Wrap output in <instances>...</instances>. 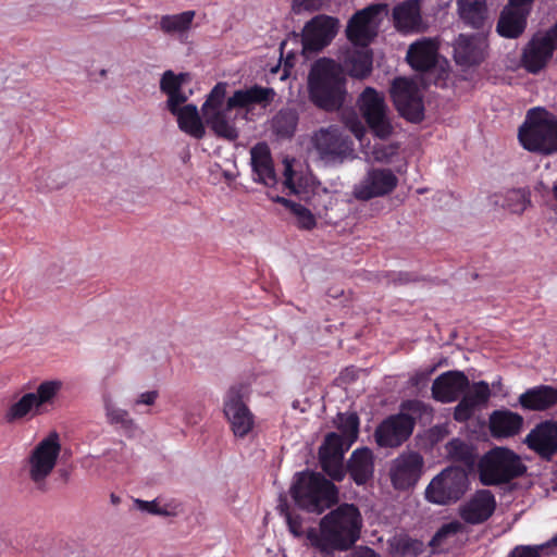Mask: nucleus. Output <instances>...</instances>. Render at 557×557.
I'll return each mask as SVG.
<instances>
[{"instance_id":"1","label":"nucleus","mask_w":557,"mask_h":557,"mask_svg":"<svg viewBox=\"0 0 557 557\" xmlns=\"http://www.w3.org/2000/svg\"><path fill=\"white\" fill-rule=\"evenodd\" d=\"M226 83H218L201 106V113L206 124L218 137L233 141L239 137L236 120H250L253 108L259 106L265 109L273 102L276 92L273 88L253 85L235 90L226 99Z\"/></svg>"},{"instance_id":"2","label":"nucleus","mask_w":557,"mask_h":557,"mask_svg":"<svg viewBox=\"0 0 557 557\" xmlns=\"http://www.w3.org/2000/svg\"><path fill=\"white\" fill-rule=\"evenodd\" d=\"M362 518L352 504H343L325 515L319 528L307 531L310 545L327 556L351 548L360 537Z\"/></svg>"},{"instance_id":"3","label":"nucleus","mask_w":557,"mask_h":557,"mask_svg":"<svg viewBox=\"0 0 557 557\" xmlns=\"http://www.w3.org/2000/svg\"><path fill=\"white\" fill-rule=\"evenodd\" d=\"M310 100L320 109L337 111L345 102V77L341 67L330 59H320L311 67L308 77Z\"/></svg>"},{"instance_id":"4","label":"nucleus","mask_w":557,"mask_h":557,"mask_svg":"<svg viewBox=\"0 0 557 557\" xmlns=\"http://www.w3.org/2000/svg\"><path fill=\"white\" fill-rule=\"evenodd\" d=\"M290 495L301 509L321 513L337 503L338 488L323 474L304 471L295 474Z\"/></svg>"},{"instance_id":"5","label":"nucleus","mask_w":557,"mask_h":557,"mask_svg":"<svg viewBox=\"0 0 557 557\" xmlns=\"http://www.w3.org/2000/svg\"><path fill=\"white\" fill-rule=\"evenodd\" d=\"M521 146L534 153L550 156L557 152V117L543 108L530 109L518 131Z\"/></svg>"},{"instance_id":"6","label":"nucleus","mask_w":557,"mask_h":557,"mask_svg":"<svg viewBox=\"0 0 557 557\" xmlns=\"http://www.w3.org/2000/svg\"><path fill=\"white\" fill-rule=\"evenodd\" d=\"M479 478L483 485L493 486L510 482L527 472V466L513 450L495 447L480 460Z\"/></svg>"},{"instance_id":"7","label":"nucleus","mask_w":557,"mask_h":557,"mask_svg":"<svg viewBox=\"0 0 557 557\" xmlns=\"http://www.w3.org/2000/svg\"><path fill=\"white\" fill-rule=\"evenodd\" d=\"M309 152L326 166L342 164L351 159L354 144L337 125H329L313 132Z\"/></svg>"},{"instance_id":"8","label":"nucleus","mask_w":557,"mask_h":557,"mask_svg":"<svg viewBox=\"0 0 557 557\" xmlns=\"http://www.w3.org/2000/svg\"><path fill=\"white\" fill-rule=\"evenodd\" d=\"M60 450L59 434L52 432L41 440L28 456L25 472L38 490L46 491L47 478L57 465Z\"/></svg>"},{"instance_id":"9","label":"nucleus","mask_w":557,"mask_h":557,"mask_svg":"<svg viewBox=\"0 0 557 557\" xmlns=\"http://www.w3.org/2000/svg\"><path fill=\"white\" fill-rule=\"evenodd\" d=\"M468 475L463 469L448 467L429 483L425 498L436 505L456 503L468 490Z\"/></svg>"},{"instance_id":"10","label":"nucleus","mask_w":557,"mask_h":557,"mask_svg":"<svg viewBox=\"0 0 557 557\" xmlns=\"http://www.w3.org/2000/svg\"><path fill=\"white\" fill-rule=\"evenodd\" d=\"M358 109L367 122L369 128L379 138H387L393 126L389 117V109L384 95L372 87H366L357 99Z\"/></svg>"},{"instance_id":"11","label":"nucleus","mask_w":557,"mask_h":557,"mask_svg":"<svg viewBox=\"0 0 557 557\" xmlns=\"http://www.w3.org/2000/svg\"><path fill=\"white\" fill-rule=\"evenodd\" d=\"M391 95L399 114L410 122H420L424 116L422 94L412 79L397 77L391 88Z\"/></svg>"},{"instance_id":"12","label":"nucleus","mask_w":557,"mask_h":557,"mask_svg":"<svg viewBox=\"0 0 557 557\" xmlns=\"http://www.w3.org/2000/svg\"><path fill=\"white\" fill-rule=\"evenodd\" d=\"M246 387L244 385H234L230 387L224 396L223 412L231 424L235 436L244 437L253 428V414L246 405L244 397Z\"/></svg>"},{"instance_id":"13","label":"nucleus","mask_w":557,"mask_h":557,"mask_svg":"<svg viewBox=\"0 0 557 557\" xmlns=\"http://www.w3.org/2000/svg\"><path fill=\"white\" fill-rule=\"evenodd\" d=\"M387 8L386 4H370L356 12L348 21L346 27L347 38L356 46L367 47L376 36L379 16Z\"/></svg>"},{"instance_id":"14","label":"nucleus","mask_w":557,"mask_h":557,"mask_svg":"<svg viewBox=\"0 0 557 557\" xmlns=\"http://www.w3.org/2000/svg\"><path fill=\"white\" fill-rule=\"evenodd\" d=\"M414 424V419L408 413L393 414L377 425L375 442L380 447H398L411 435Z\"/></svg>"},{"instance_id":"15","label":"nucleus","mask_w":557,"mask_h":557,"mask_svg":"<svg viewBox=\"0 0 557 557\" xmlns=\"http://www.w3.org/2000/svg\"><path fill=\"white\" fill-rule=\"evenodd\" d=\"M423 458L417 451H404L391 462L389 476L396 490H408L417 484L423 468Z\"/></svg>"},{"instance_id":"16","label":"nucleus","mask_w":557,"mask_h":557,"mask_svg":"<svg viewBox=\"0 0 557 557\" xmlns=\"http://www.w3.org/2000/svg\"><path fill=\"white\" fill-rule=\"evenodd\" d=\"M338 21L329 15H318L310 20L302 32L304 50L317 52L327 46L337 33Z\"/></svg>"},{"instance_id":"17","label":"nucleus","mask_w":557,"mask_h":557,"mask_svg":"<svg viewBox=\"0 0 557 557\" xmlns=\"http://www.w3.org/2000/svg\"><path fill=\"white\" fill-rule=\"evenodd\" d=\"M397 183V176L389 169H373L355 186L354 195L360 200L381 197L393 191Z\"/></svg>"},{"instance_id":"18","label":"nucleus","mask_w":557,"mask_h":557,"mask_svg":"<svg viewBox=\"0 0 557 557\" xmlns=\"http://www.w3.org/2000/svg\"><path fill=\"white\" fill-rule=\"evenodd\" d=\"M524 443L541 458L549 460L557 453V421L546 420L536 424Z\"/></svg>"},{"instance_id":"19","label":"nucleus","mask_w":557,"mask_h":557,"mask_svg":"<svg viewBox=\"0 0 557 557\" xmlns=\"http://www.w3.org/2000/svg\"><path fill=\"white\" fill-rule=\"evenodd\" d=\"M496 500L488 490L476 491L459 509L461 519L469 524L485 522L495 511Z\"/></svg>"},{"instance_id":"20","label":"nucleus","mask_w":557,"mask_h":557,"mask_svg":"<svg viewBox=\"0 0 557 557\" xmlns=\"http://www.w3.org/2000/svg\"><path fill=\"white\" fill-rule=\"evenodd\" d=\"M469 379L463 372L447 371L434 380L432 395L442 403H451L469 388Z\"/></svg>"},{"instance_id":"21","label":"nucleus","mask_w":557,"mask_h":557,"mask_svg":"<svg viewBox=\"0 0 557 557\" xmlns=\"http://www.w3.org/2000/svg\"><path fill=\"white\" fill-rule=\"evenodd\" d=\"M555 49L546 36L542 33L535 34L523 50V67L529 73L537 74L549 62Z\"/></svg>"},{"instance_id":"22","label":"nucleus","mask_w":557,"mask_h":557,"mask_svg":"<svg viewBox=\"0 0 557 557\" xmlns=\"http://www.w3.org/2000/svg\"><path fill=\"white\" fill-rule=\"evenodd\" d=\"M485 39L480 35L460 34L454 46V58L461 66L479 64L484 59Z\"/></svg>"},{"instance_id":"23","label":"nucleus","mask_w":557,"mask_h":557,"mask_svg":"<svg viewBox=\"0 0 557 557\" xmlns=\"http://www.w3.org/2000/svg\"><path fill=\"white\" fill-rule=\"evenodd\" d=\"M393 22L395 28L407 35L419 33L423 29L420 0H406L393 9Z\"/></svg>"},{"instance_id":"24","label":"nucleus","mask_w":557,"mask_h":557,"mask_svg":"<svg viewBox=\"0 0 557 557\" xmlns=\"http://www.w3.org/2000/svg\"><path fill=\"white\" fill-rule=\"evenodd\" d=\"M250 164L255 175V182L267 186L276 184V174L269 146L265 143H258L250 149Z\"/></svg>"},{"instance_id":"25","label":"nucleus","mask_w":557,"mask_h":557,"mask_svg":"<svg viewBox=\"0 0 557 557\" xmlns=\"http://www.w3.org/2000/svg\"><path fill=\"white\" fill-rule=\"evenodd\" d=\"M437 45L431 38H421L412 42L407 51L406 60L419 72H429L437 61Z\"/></svg>"},{"instance_id":"26","label":"nucleus","mask_w":557,"mask_h":557,"mask_svg":"<svg viewBox=\"0 0 557 557\" xmlns=\"http://www.w3.org/2000/svg\"><path fill=\"white\" fill-rule=\"evenodd\" d=\"M523 425V418L508 409L495 410L488 419V426L493 437L508 438L517 435Z\"/></svg>"},{"instance_id":"27","label":"nucleus","mask_w":557,"mask_h":557,"mask_svg":"<svg viewBox=\"0 0 557 557\" xmlns=\"http://www.w3.org/2000/svg\"><path fill=\"white\" fill-rule=\"evenodd\" d=\"M529 14L527 9L507 4L497 22V33L505 38H518L527 27Z\"/></svg>"},{"instance_id":"28","label":"nucleus","mask_w":557,"mask_h":557,"mask_svg":"<svg viewBox=\"0 0 557 557\" xmlns=\"http://www.w3.org/2000/svg\"><path fill=\"white\" fill-rule=\"evenodd\" d=\"M347 470L356 484H364L374 472L373 453L367 447L354 450L348 460Z\"/></svg>"},{"instance_id":"29","label":"nucleus","mask_w":557,"mask_h":557,"mask_svg":"<svg viewBox=\"0 0 557 557\" xmlns=\"http://www.w3.org/2000/svg\"><path fill=\"white\" fill-rule=\"evenodd\" d=\"M520 405L529 410H545L557 404V388L539 385L525 391L519 397Z\"/></svg>"},{"instance_id":"30","label":"nucleus","mask_w":557,"mask_h":557,"mask_svg":"<svg viewBox=\"0 0 557 557\" xmlns=\"http://www.w3.org/2000/svg\"><path fill=\"white\" fill-rule=\"evenodd\" d=\"M173 115L177 117L178 127L184 133L197 139H200L205 136L206 129L199 115L197 106L191 103L185 104L181 108L178 113H174Z\"/></svg>"},{"instance_id":"31","label":"nucleus","mask_w":557,"mask_h":557,"mask_svg":"<svg viewBox=\"0 0 557 557\" xmlns=\"http://www.w3.org/2000/svg\"><path fill=\"white\" fill-rule=\"evenodd\" d=\"M460 18L473 28H481L487 16L486 0H456Z\"/></svg>"},{"instance_id":"32","label":"nucleus","mask_w":557,"mask_h":557,"mask_svg":"<svg viewBox=\"0 0 557 557\" xmlns=\"http://www.w3.org/2000/svg\"><path fill=\"white\" fill-rule=\"evenodd\" d=\"M372 53L367 47L355 49L346 55L344 66L350 76L363 78L371 73Z\"/></svg>"},{"instance_id":"33","label":"nucleus","mask_w":557,"mask_h":557,"mask_svg":"<svg viewBox=\"0 0 557 557\" xmlns=\"http://www.w3.org/2000/svg\"><path fill=\"white\" fill-rule=\"evenodd\" d=\"M103 403L106 417L110 424L119 426L127 434H133L137 431L138 426L127 410L116 406L109 397H106Z\"/></svg>"},{"instance_id":"34","label":"nucleus","mask_w":557,"mask_h":557,"mask_svg":"<svg viewBox=\"0 0 557 557\" xmlns=\"http://www.w3.org/2000/svg\"><path fill=\"white\" fill-rule=\"evenodd\" d=\"M284 177V185L290 190L292 194L299 196L301 199H308L309 195L313 193V178L311 176L294 173L289 163H287L285 166Z\"/></svg>"},{"instance_id":"35","label":"nucleus","mask_w":557,"mask_h":557,"mask_svg":"<svg viewBox=\"0 0 557 557\" xmlns=\"http://www.w3.org/2000/svg\"><path fill=\"white\" fill-rule=\"evenodd\" d=\"M194 17V11H185L173 15H163L159 21V26L166 35H183L189 30Z\"/></svg>"},{"instance_id":"36","label":"nucleus","mask_w":557,"mask_h":557,"mask_svg":"<svg viewBox=\"0 0 557 557\" xmlns=\"http://www.w3.org/2000/svg\"><path fill=\"white\" fill-rule=\"evenodd\" d=\"M35 399V393L24 394L18 400L9 406L4 413V420L8 423H13L26 418L30 413H38L39 408Z\"/></svg>"},{"instance_id":"37","label":"nucleus","mask_w":557,"mask_h":557,"mask_svg":"<svg viewBox=\"0 0 557 557\" xmlns=\"http://www.w3.org/2000/svg\"><path fill=\"white\" fill-rule=\"evenodd\" d=\"M298 124V114L293 109H282L272 119L273 132L282 138L294 135Z\"/></svg>"},{"instance_id":"38","label":"nucleus","mask_w":557,"mask_h":557,"mask_svg":"<svg viewBox=\"0 0 557 557\" xmlns=\"http://www.w3.org/2000/svg\"><path fill=\"white\" fill-rule=\"evenodd\" d=\"M65 178L58 170L46 168L37 169L34 173V183L40 191H51L61 188L65 184Z\"/></svg>"},{"instance_id":"39","label":"nucleus","mask_w":557,"mask_h":557,"mask_svg":"<svg viewBox=\"0 0 557 557\" xmlns=\"http://www.w3.org/2000/svg\"><path fill=\"white\" fill-rule=\"evenodd\" d=\"M553 553H557V534L541 545L516 546L507 557H541Z\"/></svg>"},{"instance_id":"40","label":"nucleus","mask_w":557,"mask_h":557,"mask_svg":"<svg viewBox=\"0 0 557 557\" xmlns=\"http://www.w3.org/2000/svg\"><path fill=\"white\" fill-rule=\"evenodd\" d=\"M277 202H281L295 215L297 225L304 230H311L315 226V218L309 209L300 203H296L283 197H277Z\"/></svg>"},{"instance_id":"41","label":"nucleus","mask_w":557,"mask_h":557,"mask_svg":"<svg viewBox=\"0 0 557 557\" xmlns=\"http://www.w3.org/2000/svg\"><path fill=\"white\" fill-rule=\"evenodd\" d=\"M319 460L322 470L334 481L341 482L346 475L343 456H330L326 454H319Z\"/></svg>"},{"instance_id":"42","label":"nucleus","mask_w":557,"mask_h":557,"mask_svg":"<svg viewBox=\"0 0 557 557\" xmlns=\"http://www.w3.org/2000/svg\"><path fill=\"white\" fill-rule=\"evenodd\" d=\"M352 442H347L345 437L335 432L329 433L321 447L319 454H326L330 456H343L348 450Z\"/></svg>"},{"instance_id":"43","label":"nucleus","mask_w":557,"mask_h":557,"mask_svg":"<svg viewBox=\"0 0 557 557\" xmlns=\"http://www.w3.org/2000/svg\"><path fill=\"white\" fill-rule=\"evenodd\" d=\"M63 383L59 380H50L41 382L35 393V401L38 408L41 406L51 404L54 397L60 393Z\"/></svg>"},{"instance_id":"44","label":"nucleus","mask_w":557,"mask_h":557,"mask_svg":"<svg viewBox=\"0 0 557 557\" xmlns=\"http://www.w3.org/2000/svg\"><path fill=\"white\" fill-rule=\"evenodd\" d=\"M338 429L347 442H355L358 437L359 418L354 412L338 414Z\"/></svg>"},{"instance_id":"45","label":"nucleus","mask_w":557,"mask_h":557,"mask_svg":"<svg viewBox=\"0 0 557 557\" xmlns=\"http://www.w3.org/2000/svg\"><path fill=\"white\" fill-rule=\"evenodd\" d=\"M463 397L478 409L488 401L491 397L490 386L485 381L476 382L468 389Z\"/></svg>"},{"instance_id":"46","label":"nucleus","mask_w":557,"mask_h":557,"mask_svg":"<svg viewBox=\"0 0 557 557\" xmlns=\"http://www.w3.org/2000/svg\"><path fill=\"white\" fill-rule=\"evenodd\" d=\"M463 530L465 525L458 520L445 523L437 530L430 544L432 546H441L447 539L463 532Z\"/></svg>"},{"instance_id":"47","label":"nucleus","mask_w":557,"mask_h":557,"mask_svg":"<svg viewBox=\"0 0 557 557\" xmlns=\"http://www.w3.org/2000/svg\"><path fill=\"white\" fill-rule=\"evenodd\" d=\"M448 455L460 461H472L473 453L470 445L466 444L460 438H453L446 445Z\"/></svg>"},{"instance_id":"48","label":"nucleus","mask_w":557,"mask_h":557,"mask_svg":"<svg viewBox=\"0 0 557 557\" xmlns=\"http://www.w3.org/2000/svg\"><path fill=\"white\" fill-rule=\"evenodd\" d=\"M186 74L176 75L173 71L169 70L162 74L160 79V90L169 95L182 88Z\"/></svg>"},{"instance_id":"49","label":"nucleus","mask_w":557,"mask_h":557,"mask_svg":"<svg viewBox=\"0 0 557 557\" xmlns=\"http://www.w3.org/2000/svg\"><path fill=\"white\" fill-rule=\"evenodd\" d=\"M278 510L281 516H283L286 520L288 529L290 533L296 536L301 535L302 533V519L299 515L293 513L289 511L288 506L286 504L278 505Z\"/></svg>"},{"instance_id":"50","label":"nucleus","mask_w":557,"mask_h":557,"mask_svg":"<svg viewBox=\"0 0 557 557\" xmlns=\"http://www.w3.org/2000/svg\"><path fill=\"white\" fill-rule=\"evenodd\" d=\"M507 200L515 201V203L508 202L507 206L512 213H518V214H521L522 212H524V210L530 205V199L525 196L524 193H522L520 190H512L511 193H509Z\"/></svg>"},{"instance_id":"51","label":"nucleus","mask_w":557,"mask_h":557,"mask_svg":"<svg viewBox=\"0 0 557 557\" xmlns=\"http://www.w3.org/2000/svg\"><path fill=\"white\" fill-rule=\"evenodd\" d=\"M398 147L395 145L377 144L373 146L372 157L379 162H388L396 153Z\"/></svg>"},{"instance_id":"52","label":"nucleus","mask_w":557,"mask_h":557,"mask_svg":"<svg viewBox=\"0 0 557 557\" xmlns=\"http://www.w3.org/2000/svg\"><path fill=\"white\" fill-rule=\"evenodd\" d=\"M182 511V505L174 498H161L159 503L160 517H176Z\"/></svg>"},{"instance_id":"53","label":"nucleus","mask_w":557,"mask_h":557,"mask_svg":"<svg viewBox=\"0 0 557 557\" xmlns=\"http://www.w3.org/2000/svg\"><path fill=\"white\" fill-rule=\"evenodd\" d=\"M329 1L330 0H295L293 2V10L296 13L302 11L315 12L324 9Z\"/></svg>"},{"instance_id":"54","label":"nucleus","mask_w":557,"mask_h":557,"mask_svg":"<svg viewBox=\"0 0 557 557\" xmlns=\"http://www.w3.org/2000/svg\"><path fill=\"white\" fill-rule=\"evenodd\" d=\"M476 408L469 404V400L466 397L459 401V404L455 407L454 419L458 422H465L469 420L475 412Z\"/></svg>"},{"instance_id":"55","label":"nucleus","mask_w":557,"mask_h":557,"mask_svg":"<svg viewBox=\"0 0 557 557\" xmlns=\"http://www.w3.org/2000/svg\"><path fill=\"white\" fill-rule=\"evenodd\" d=\"M166 96V108L172 114L178 113L182 104L188 100V96L182 90V88Z\"/></svg>"},{"instance_id":"56","label":"nucleus","mask_w":557,"mask_h":557,"mask_svg":"<svg viewBox=\"0 0 557 557\" xmlns=\"http://www.w3.org/2000/svg\"><path fill=\"white\" fill-rule=\"evenodd\" d=\"M159 503L160 497H157L153 500H143L139 498L134 499V505L136 509H138L141 512H147L153 516H159Z\"/></svg>"},{"instance_id":"57","label":"nucleus","mask_w":557,"mask_h":557,"mask_svg":"<svg viewBox=\"0 0 557 557\" xmlns=\"http://www.w3.org/2000/svg\"><path fill=\"white\" fill-rule=\"evenodd\" d=\"M125 448V445L121 442L117 444V447L107 450L103 456L108 461L112 460L116 463H123L127 458Z\"/></svg>"},{"instance_id":"58","label":"nucleus","mask_w":557,"mask_h":557,"mask_svg":"<svg viewBox=\"0 0 557 557\" xmlns=\"http://www.w3.org/2000/svg\"><path fill=\"white\" fill-rule=\"evenodd\" d=\"M159 397V392L153 391H146L144 393H140L133 401L132 406L133 408H136L140 405L145 406H153Z\"/></svg>"},{"instance_id":"59","label":"nucleus","mask_w":557,"mask_h":557,"mask_svg":"<svg viewBox=\"0 0 557 557\" xmlns=\"http://www.w3.org/2000/svg\"><path fill=\"white\" fill-rule=\"evenodd\" d=\"M346 125L357 139H362L366 133V127L355 113H352L350 117L346 119Z\"/></svg>"},{"instance_id":"60","label":"nucleus","mask_w":557,"mask_h":557,"mask_svg":"<svg viewBox=\"0 0 557 557\" xmlns=\"http://www.w3.org/2000/svg\"><path fill=\"white\" fill-rule=\"evenodd\" d=\"M416 281V276L408 272H398L391 274V282L398 285L408 284Z\"/></svg>"},{"instance_id":"61","label":"nucleus","mask_w":557,"mask_h":557,"mask_svg":"<svg viewBox=\"0 0 557 557\" xmlns=\"http://www.w3.org/2000/svg\"><path fill=\"white\" fill-rule=\"evenodd\" d=\"M404 409L412 412H421L426 409L425 405L418 400H409L404 404Z\"/></svg>"},{"instance_id":"62","label":"nucleus","mask_w":557,"mask_h":557,"mask_svg":"<svg viewBox=\"0 0 557 557\" xmlns=\"http://www.w3.org/2000/svg\"><path fill=\"white\" fill-rule=\"evenodd\" d=\"M352 557H377V555L372 548L359 547L354 552Z\"/></svg>"},{"instance_id":"63","label":"nucleus","mask_w":557,"mask_h":557,"mask_svg":"<svg viewBox=\"0 0 557 557\" xmlns=\"http://www.w3.org/2000/svg\"><path fill=\"white\" fill-rule=\"evenodd\" d=\"M542 34L548 38V41H550L555 48H557V22L548 30Z\"/></svg>"},{"instance_id":"64","label":"nucleus","mask_w":557,"mask_h":557,"mask_svg":"<svg viewBox=\"0 0 557 557\" xmlns=\"http://www.w3.org/2000/svg\"><path fill=\"white\" fill-rule=\"evenodd\" d=\"M534 0H509L508 4L512 7L523 8L531 11V4Z\"/></svg>"}]
</instances>
